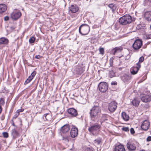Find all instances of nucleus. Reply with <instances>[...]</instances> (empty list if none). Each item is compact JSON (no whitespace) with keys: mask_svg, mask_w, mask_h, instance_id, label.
<instances>
[{"mask_svg":"<svg viewBox=\"0 0 151 151\" xmlns=\"http://www.w3.org/2000/svg\"><path fill=\"white\" fill-rule=\"evenodd\" d=\"M4 103V99L2 98H1L0 100V104L3 105Z\"/></svg>","mask_w":151,"mask_h":151,"instance_id":"58836bf2","label":"nucleus"},{"mask_svg":"<svg viewBox=\"0 0 151 151\" xmlns=\"http://www.w3.org/2000/svg\"><path fill=\"white\" fill-rule=\"evenodd\" d=\"M77 73L78 74H81L83 72V69L80 66H77V68L76 69Z\"/></svg>","mask_w":151,"mask_h":151,"instance_id":"393cba45","label":"nucleus"},{"mask_svg":"<svg viewBox=\"0 0 151 151\" xmlns=\"http://www.w3.org/2000/svg\"><path fill=\"white\" fill-rule=\"evenodd\" d=\"M98 87L100 91L102 92H105L108 89V85L105 82L100 83L98 85Z\"/></svg>","mask_w":151,"mask_h":151,"instance_id":"423d86ee","label":"nucleus"},{"mask_svg":"<svg viewBox=\"0 0 151 151\" xmlns=\"http://www.w3.org/2000/svg\"><path fill=\"white\" fill-rule=\"evenodd\" d=\"M131 76L129 73L124 74L122 77V79L125 83H127L131 79Z\"/></svg>","mask_w":151,"mask_h":151,"instance_id":"f8f14e48","label":"nucleus"},{"mask_svg":"<svg viewBox=\"0 0 151 151\" xmlns=\"http://www.w3.org/2000/svg\"><path fill=\"white\" fill-rule=\"evenodd\" d=\"M135 133V131L134 129L133 128V134H134Z\"/></svg>","mask_w":151,"mask_h":151,"instance_id":"4d7b16f0","label":"nucleus"},{"mask_svg":"<svg viewBox=\"0 0 151 151\" xmlns=\"http://www.w3.org/2000/svg\"><path fill=\"white\" fill-rule=\"evenodd\" d=\"M9 19V17L7 16H6L4 18V19L5 21H7Z\"/></svg>","mask_w":151,"mask_h":151,"instance_id":"8fccbe9b","label":"nucleus"},{"mask_svg":"<svg viewBox=\"0 0 151 151\" xmlns=\"http://www.w3.org/2000/svg\"><path fill=\"white\" fill-rule=\"evenodd\" d=\"M36 74V72L35 71H33L32 73H31V76H30L31 77H32V78H33V77L35 76Z\"/></svg>","mask_w":151,"mask_h":151,"instance_id":"a19ab883","label":"nucleus"},{"mask_svg":"<svg viewBox=\"0 0 151 151\" xmlns=\"http://www.w3.org/2000/svg\"><path fill=\"white\" fill-rule=\"evenodd\" d=\"M131 133L132 134V128H131L130 129Z\"/></svg>","mask_w":151,"mask_h":151,"instance_id":"6e6d98bb","label":"nucleus"},{"mask_svg":"<svg viewBox=\"0 0 151 151\" xmlns=\"http://www.w3.org/2000/svg\"><path fill=\"white\" fill-rule=\"evenodd\" d=\"M150 125V122L148 120H145L142 123L141 125V127L143 130L147 131L149 128Z\"/></svg>","mask_w":151,"mask_h":151,"instance_id":"9d476101","label":"nucleus"},{"mask_svg":"<svg viewBox=\"0 0 151 151\" xmlns=\"http://www.w3.org/2000/svg\"><path fill=\"white\" fill-rule=\"evenodd\" d=\"M95 143L97 144H99L101 142V140L100 139H96L95 140Z\"/></svg>","mask_w":151,"mask_h":151,"instance_id":"473e14b6","label":"nucleus"},{"mask_svg":"<svg viewBox=\"0 0 151 151\" xmlns=\"http://www.w3.org/2000/svg\"><path fill=\"white\" fill-rule=\"evenodd\" d=\"M142 27L140 24H137V26L136 27V29L138 30L141 29Z\"/></svg>","mask_w":151,"mask_h":151,"instance_id":"e433bc0d","label":"nucleus"},{"mask_svg":"<svg viewBox=\"0 0 151 151\" xmlns=\"http://www.w3.org/2000/svg\"><path fill=\"white\" fill-rule=\"evenodd\" d=\"M150 29L151 30V25H150Z\"/></svg>","mask_w":151,"mask_h":151,"instance_id":"680f3d73","label":"nucleus"},{"mask_svg":"<svg viewBox=\"0 0 151 151\" xmlns=\"http://www.w3.org/2000/svg\"><path fill=\"white\" fill-rule=\"evenodd\" d=\"M2 111V108L1 106H0V114L1 113Z\"/></svg>","mask_w":151,"mask_h":151,"instance_id":"864d4df0","label":"nucleus"},{"mask_svg":"<svg viewBox=\"0 0 151 151\" xmlns=\"http://www.w3.org/2000/svg\"><path fill=\"white\" fill-rule=\"evenodd\" d=\"M148 1L151 3V0H148Z\"/></svg>","mask_w":151,"mask_h":151,"instance_id":"13d9d810","label":"nucleus"},{"mask_svg":"<svg viewBox=\"0 0 151 151\" xmlns=\"http://www.w3.org/2000/svg\"><path fill=\"white\" fill-rule=\"evenodd\" d=\"M19 115V114L18 113H17V112L16 111L15 114L14 115L13 117V118L14 119H16L18 116Z\"/></svg>","mask_w":151,"mask_h":151,"instance_id":"ea45409f","label":"nucleus"},{"mask_svg":"<svg viewBox=\"0 0 151 151\" xmlns=\"http://www.w3.org/2000/svg\"><path fill=\"white\" fill-rule=\"evenodd\" d=\"M114 59V58L112 57L109 60V63L111 66H112L113 65Z\"/></svg>","mask_w":151,"mask_h":151,"instance_id":"2f4dec72","label":"nucleus"},{"mask_svg":"<svg viewBox=\"0 0 151 151\" xmlns=\"http://www.w3.org/2000/svg\"><path fill=\"white\" fill-rule=\"evenodd\" d=\"M131 73L132 74V71H131Z\"/></svg>","mask_w":151,"mask_h":151,"instance_id":"052dcab7","label":"nucleus"},{"mask_svg":"<svg viewBox=\"0 0 151 151\" xmlns=\"http://www.w3.org/2000/svg\"><path fill=\"white\" fill-rule=\"evenodd\" d=\"M70 129V127L68 124H66L63 126L61 128V131L63 133H65L68 132Z\"/></svg>","mask_w":151,"mask_h":151,"instance_id":"dca6fc26","label":"nucleus"},{"mask_svg":"<svg viewBox=\"0 0 151 151\" xmlns=\"http://www.w3.org/2000/svg\"><path fill=\"white\" fill-rule=\"evenodd\" d=\"M100 127L101 126L98 124L91 125L88 128V131L90 134L96 135L98 134Z\"/></svg>","mask_w":151,"mask_h":151,"instance_id":"7ed1b4c3","label":"nucleus"},{"mask_svg":"<svg viewBox=\"0 0 151 151\" xmlns=\"http://www.w3.org/2000/svg\"><path fill=\"white\" fill-rule=\"evenodd\" d=\"M132 21L131 16L129 15L126 14L119 18V22L121 25H125L131 23Z\"/></svg>","mask_w":151,"mask_h":151,"instance_id":"f03ea898","label":"nucleus"},{"mask_svg":"<svg viewBox=\"0 0 151 151\" xmlns=\"http://www.w3.org/2000/svg\"><path fill=\"white\" fill-rule=\"evenodd\" d=\"M140 101L139 98L137 97L134 98V99L133 100V106L135 107L138 106L139 104Z\"/></svg>","mask_w":151,"mask_h":151,"instance_id":"aec40b11","label":"nucleus"},{"mask_svg":"<svg viewBox=\"0 0 151 151\" xmlns=\"http://www.w3.org/2000/svg\"><path fill=\"white\" fill-rule=\"evenodd\" d=\"M140 151H145V150H141Z\"/></svg>","mask_w":151,"mask_h":151,"instance_id":"bf43d9fd","label":"nucleus"},{"mask_svg":"<svg viewBox=\"0 0 151 151\" xmlns=\"http://www.w3.org/2000/svg\"><path fill=\"white\" fill-rule=\"evenodd\" d=\"M21 15V13L19 10H14L11 14V17L13 19L16 20L18 19Z\"/></svg>","mask_w":151,"mask_h":151,"instance_id":"6e6552de","label":"nucleus"},{"mask_svg":"<svg viewBox=\"0 0 151 151\" xmlns=\"http://www.w3.org/2000/svg\"><path fill=\"white\" fill-rule=\"evenodd\" d=\"M147 141H151V136H149L147 138Z\"/></svg>","mask_w":151,"mask_h":151,"instance_id":"a18cd8bd","label":"nucleus"},{"mask_svg":"<svg viewBox=\"0 0 151 151\" xmlns=\"http://www.w3.org/2000/svg\"><path fill=\"white\" fill-rule=\"evenodd\" d=\"M63 139L66 140L67 142H68L69 141V140L70 139V137H65V136L64 137H63Z\"/></svg>","mask_w":151,"mask_h":151,"instance_id":"72a5a7b5","label":"nucleus"},{"mask_svg":"<svg viewBox=\"0 0 151 151\" xmlns=\"http://www.w3.org/2000/svg\"><path fill=\"white\" fill-rule=\"evenodd\" d=\"M117 103L115 101H113L109 104L108 109L111 112H114L116 109Z\"/></svg>","mask_w":151,"mask_h":151,"instance_id":"1a4fd4ad","label":"nucleus"},{"mask_svg":"<svg viewBox=\"0 0 151 151\" xmlns=\"http://www.w3.org/2000/svg\"><path fill=\"white\" fill-rule=\"evenodd\" d=\"M140 97L141 100L144 102H150L151 100V96L149 92L141 95Z\"/></svg>","mask_w":151,"mask_h":151,"instance_id":"39448f33","label":"nucleus"},{"mask_svg":"<svg viewBox=\"0 0 151 151\" xmlns=\"http://www.w3.org/2000/svg\"><path fill=\"white\" fill-rule=\"evenodd\" d=\"M32 77H31L30 76H29L24 82V84L26 85L29 83L33 78Z\"/></svg>","mask_w":151,"mask_h":151,"instance_id":"cd10ccee","label":"nucleus"},{"mask_svg":"<svg viewBox=\"0 0 151 151\" xmlns=\"http://www.w3.org/2000/svg\"><path fill=\"white\" fill-rule=\"evenodd\" d=\"M41 57L40 55H36L35 56V58L36 59H39Z\"/></svg>","mask_w":151,"mask_h":151,"instance_id":"09e8293b","label":"nucleus"},{"mask_svg":"<svg viewBox=\"0 0 151 151\" xmlns=\"http://www.w3.org/2000/svg\"><path fill=\"white\" fill-rule=\"evenodd\" d=\"M142 44V42L141 40H136L133 44V48L135 50H138L141 47Z\"/></svg>","mask_w":151,"mask_h":151,"instance_id":"0eeeda50","label":"nucleus"},{"mask_svg":"<svg viewBox=\"0 0 151 151\" xmlns=\"http://www.w3.org/2000/svg\"><path fill=\"white\" fill-rule=\"evenodd\" d=\"M132 140L130 139L127 142V146L128 150L130 151H132Z\"/></svg>","mask_w":151,"mask_h":151,"instance_id":"5701e85b","label":"nucleus"},{"mask_svg":"<svg viewBox=\"0 0 151 151\" xmlns=\"http://www.w3.org/2000/svg\"><path fill=\"white\" fill-rule=\"evenodd\" d=\"M68 113L73 116H76L77 115L76 110L73 108L69 109L68 111Z\"/></svg>","mask_w":151,"mask_h":151,"instance_id":"4468645a","label":"nucleus"},{"mask_svg":"<svg viewBox=\"0 0 151 151\" xmlns=\"http://www.w3.org/2000/svg\"><path fill=\"white\" fill-rule=\"evenodd\" d=\"M122 118L125 121H127L129 119V116L125 112H122Z\"/></svg>","mask_w":151,"mask_h":151,"instance_id":"4be33fe9","label":"nucleus"},{"mask_svg":"<svg viewBox=\"0 0 151 151\" xmlns=\"http://www.w3.org/2000/svg\"><path fill=\"white\" fill-rule=\"evenodd\" d=\"M108 6L109 8H110L111 9H114V6L113 4H109V5Z\"/></svg>","mask_w":151,"mask_h":151,"instance_id":"37998d69","label":"nucleus"},{"mask_svg":"<svg viewBox=\"0 0 151 151\" xmlns=\"http://www.w3.org/2000/svg\"><path fill=\"white\" fill-rule=\"evenodd\" d=\"M90 29V27L88 25L83 24L79 27V32L82 35H86L89 32Z\"/></svg>","mask_w":151,"mask_h":151,"instance_id":"20e7f679","label":"nucleus"},{"mask_svg":"<svg viewBox=\"0 0 151 151\" xmlns=\"http://www.w3.org/2000/svg\"><path fill=\"white\" fill-rule=\"evenodd\" d=\"M144 60V57L143 56H142L139 58V62L137 63H138L139 65H140V63L143 62Z\"/></svg>","mask_w":151,"mask_h":151,"instance_id":"7c9ffc66","label":"nucleus"},{"mask_svg":"<svg viewBox=\"0 0 151 151\" xmlns=\"http://www.w3.org/2000/svg\"><path fill=\"white\" fill-rule=\"evenodd\" d=\"M98 105H95L90 110V114L91 120L93 121H95L100 114L101 110Z\"/></svg>","mask_w":151,"mask_h":151,"instance_id":"f257e3e1","label":"nucleus"},{"mask_svg":"<svg viewBox=\"0 0 151 151\" xmlns=\"http://www.w3.org/2000/svg\"><path fill=\"white\" fill-rule=\"evenodd\" d=\"M15 28V27L14 26L10 27V29L9 30V32H12Z\"/></svg>","mask_w":151,"mask_h":151,"instance_id":"c9c22d12","label":"nucleus"},{"mask_svg":"<svg viewBox=\"0 0 151 151\" xmlns=\"http://www.w3.org/2000/svg\"><path fill=\"white\" fill-rule=\"evenodd\" d=\"M86 151H93V150L89 149H86Z\"/></svg>","mask_w":151,"mask_h":151,"instance_id":"3c124183","label":"nucleus"},{"mask_svg":"<svg viewBox=\"0 0 151 151\" xmlns=\"http://www.w3.org/2000/svg\"><path fill=\"white\" fill-rule=\"evenodd\" d=\"M122 130L123 131H125L126 132L128 131H129V128L127 127H124L122 128Z\"/></svg>","mask_w":151,"mask_h":151,"instance_id":"79ce46f5","label":"nucleus"},{"mask_svg":"<svg viewBox=\"0 0 151 151\" xmlns=\"http://www.w3.org/2000/svg\"><path fill=\"white\" fill-rule=\"evenodd\" d=\"M115 151H125V150L123 145H119L115 146Z\"/></svg>","mask_w":151,"mask_h":151,"instance_id":"f3484780","label":"nucleus"},{"mask_svg":"<svg viewBox=\"0 0 151 151\" xmlns=\"http://www.w3.org/2000/svg\"><path fill=\"white\" fill-rule=\"evenodd\" d=\"M136 65L137 66L133 67V75L137 73L138 70L141 67V65H139L138 63H137Z\"/></svg>","mask_w":151,"mask_h":151,"instance_id":"a211bd4d","label":"nucleus"},{"mask_svg":"<svg viewBox=\"0 0 151 151\" xmlns=\"http://www.w3.org/2000/svg\"><path fill=\"white\" fill-rule=\"evenodd\" d=\"M99 51L102 54H103L104 53V49L103 48H101L99 49Z\"/></svg>","mask_w":151,"mask_h":151,"instance_id":"4c0bfd02","label":"nucleus"},{"mask_svg":"<svg viewBox=\"0 0 151 151\" xmlns=\"http://www.w3.org/2000/svg\"><path fill=\"white\" fill-rule=\"evenodd\" d=\"M111 84L112 85H116L117 84V83L116 82V81H113L111 83Z\"/></svg>","mask_w":151,"mask_h":151,"instance_id":"49530a36","label":"nucleus"},{"mask_svg":"<svg viewBox=\"0 0 151 151\" xmlns=\"http://www.w3.org/2000/svg\"><path fill=\"white\" fill-rule=\"evenodd\" d=\"M145 17L147 21H151V11H147L145 14Z\"/></svg>","mask_w":151,"mask_h":151,"instance_id":"6ab92c4d","label":"nucleus"},{"mask_svg":"<svg viewBox=\"0 0 151 151\" xmlns=\"http://www.w3.org/2000/svg\"><path fill=\"white\" fill-rule=\"evenodd\" d=\"M35 40V38L33 37H32L29 40V42L30 43H32L34 42Z\"/></svg>","mask_w":151,"mask_h":151,"instance_id":"c756f323","label":"nucleus"},{"mask_svg":"<svg viewBox=\"0 0 151 151\" xmlns=\"http://www.w3.org/2000/svg\"><path fill=\"white\" fill-rule=\"evenodd\" d=\"M122 48L121 47H115L110 52L111 53L115 55L116 53H119L121 52Z\"/></svg>","mask_w":151,"mask_h":151,"instance_id":"ddd939ff","label":"nucleus"},{"mask_svg":"<svg viewBox=\"0 0 151 151\" xmlns=\"http://www.w3.org/2000/svg\"><path fill=\"white\" fill-rule=\"evenodd\" d=\"M3 136L6 138H7L8 136V133L6 132H4L3 133Z\"/></svg>","mask_w":151,"mask_h":151,"instance_id":"f704fd0d","label":"nucleus"},{"mask_svg":"<svg viewBox=\"0 0 151 151\" xmlns=\"http://www.w3.org/2000/svg\"><path fill=\"white\" fill-rule=\"evenodd\" d=\"M78 134V129L75 126H73L71 128L70 134L72 138H75L77 136Z\"/></svg>","mask_w":151,"mask_h":151,"instance_id":"9b49d317","label":"nucleus"},{"mask_svg":"<svg viewBox=\"0 0 151 151\" xmlns=\"http://www.w3.org/2000/svg\"><path fill=\"white\" fill-rule=\"evenodd\" d=\"M131 102L132 103V101H131Z\"/></svg>","mask_w":151,"mask_h":151,"instance_id":"e2e57ef3","label":"nucleus"},{"mask_svg":"<svg viewBox=\"0 0 151 151\" xmlns=\"http://www.w3.org/2000/svg\"><path fill=\"white\" fill-rule=\"evenodd\" d=\"M13 124V125H14V124Z\"/></svg>","mask_w":151,"mask_h":151,"instance_id":"0e129e2a","label":"nucleus"},{"mask_svg":"<svg viewBox=\"0 0 151 151\" xmlns=\"http://www.w3.org/2000/svg\"><path fill=\"white\" fill-rule=\"evenodd\" d=\"M12 135L14 137H16L18 136V133L15 129L12 130Z\"/></svg>","mask_w":151,"mask_h":151,"instance_id":"a878e982","label":"nucleus"},{"mask_svg":"<svg viewBox=\"0 0 151 151\" xmlns=\"http://www.w3.org/2000/svg\"><path fill=\"white\" fill-rule=\"evenodd\" d=\"M24 110L23 109H19L17 110V113H18L19 114V113L20 112H22Z\"/></svg>","mask_w":151,"mask_h":151,"instance_id":"c03bdc74","label":"nucleus"},{"mask_svg":"<svg viewBox=\"0 0 151 151\" xmlns=\"http://www.w3.org/2000/svg\"><path fill=\"white\" fill-rule=\"evenodd\" d=\"M43 117V118L45 117L46 120H49L50 119L51 115L49 113H46L44 115Z\"/></svg>","mask_w":151,"mask_h":151,"instance_id":"bb28decb","label":"nucleus"},{"mask_svg":"<svg viewBox=\"0 0 151 151\" xmlns=\"http://www.w3.org/2000/svg\"><path fill=\"white\" fill-rule=\"evenodd\" d=\"M71 12L75 13L77 12L79 10L78 7L76 5H72L69 8Z\"/></svg>","mask_w":151,"mask_h":151,"instance_id":"2eb2a0df","label":"nucleus"},{"mask_svg":"<svg viewBox=\"0 0 151 151\" xmlns=\"http://www.w3.org/2000/svg\"><path fill=\"white\" fill-rule=\"evenodd\" d=\"M136 20V19L135 18L133 17V20H132L133 22V21H135Z\"/></svg>","mask_w":151,"mask_h":151,"instance_id":"5fc2aeb1","label":"nucleus"},{"mask_svg":"<svg viewBox=\"0 0 151 151\" xmlns=\"http://www.w3.org/2000/svg\"><path fill=\"white\" fill-rule=\"evenodd\" d=\"M8 42V40L4 37H1L0 38V44H7Z\"/></svg>","mask_w":151,"mask_h":151,"instance_id":"b1692460","label":"nucleus"},{"mask_svg":"<svg viewBox=\"0 0 151 151\" xmlns=\"http://www.w3.org/2000/svg\"><path fill=\"white\" fill-rule=\"evenodd\" d=\"M147 39L151 38V34L148 35H147Z\"/></svg>","mask_w":151,"mask_h":151,"instance_id":"de8ad7c7","label":"nucleus"},{"mask_svg":"<svg viewBox=\"0 0 151 151\" xmlns=\"http://www.w3.org/2000/svg\"><path fill=\"white\" fill-rule=\"evenodd\" d=\"M7 6L4 4H0V13L4 12L6 9Z\"/></svg>","mask_w":151,"mask_h":151,"instance_id":"412c9836","label":"nucleus"},{"mask_svg":"<svg viewBox=\"0 0 151 151\" xmlns=\"http://www.w3.org/2000/svg\"><path fill=\"white\" fill-rule=\"evenodd\" d=\"M109 72V76L110 78H112L115 76L113 70H110Z\"/></svg>","mask_w":151,"mask_h":151,"instance_id":"c85d7f7f","label":"nucleus"},{"mask_svg":"<svg viewBox=\"0 0 151 151\" xmlns=\"http://www.w3.org/2000/svg\"><path fill=\"white\" fill-rule=\"evenodd\" d=\"M136 149V147L134 146L133 145V151L134 150Z\"/></svg>","mask_w":151,"mask_h":151,"instance_id":"603ef678","label":"nucleus"}]
</instances>
